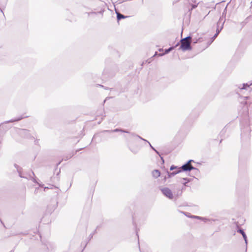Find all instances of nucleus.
Here are the masks:
<instances>
[{
    "label": "nucleus",
    "mask_w": 252,
    "mask_h": 252,
    "mask_svg": "<svg viewBox=\"0 0 252 252\" xmlns=\"http://www.w3.org/2000/svg\"><path fill=\"white\" fill-rule=\"evenodd\" d=\"M191 38L190 36H188L181 40V46L180 48L183 51L191 50Z\"/></svg>",
    "instance_id": "1"
},
{
    "label": "nucleus",
    "mask_w": 252,
    "mask_h": 252,
    "mask_svg": "<svg viewBox=\"0 0 252 252\" xmlns=\"http://www.w3.org/2000/svg\"><path fill=\"white\" fill-rule=\"evenodd\" d=\"M162 192L164 195L169 199H172L174 197L173 194L171 190L167 188H164L162 189Z\"/></svg>",
    "instance_id": "2"
},
{
    "label": "nucleus",
    "mask_w": 252,
    "mask_h": 252,
    "mask_svg": "<svg viewBox=\"0 0 252 252\" xmlns=\"http://www.w3.org/2000/svg\"><path fill=\"white\" fill-rule=\"evenodd\" d=\"M192 160H190L187 164L182 166V169L184 171L190 170L193 167L190 165V162Z\"/></svg>",
    "instance_id": "3"
},
{
    "label": "nucleus",
    "mask_w": 252,
    "mask_h": 252,
    "mask_svg": "<svg viewBox=\"0 0 252 252\" xmlns=\"http://www.w3.org/2000/svg\"><path fill=\"white\" fill-rule=\"evenodd\" d=\"M152 174L154 177L158 178L160 176V173L158 170H155L153 172Z\"/></svg>",
    "instance_id": "4"
},
{
    "label": "nucleus",
    "mask_w": 252,
    "mask_h": 252,
    "mask_svg": "<svg viewBox=\"0 0 252 252\" xmlns=\"http://www.w3.org/2000/svg\"><path fill=\"white\" fill-rule=\"evenodd\" d=\"M117 15L118 20H120L121 19H124V18H125L126 17V16H124L119 13H117Z\"/></svg>",
    "instance_id": "5"
},
{
    "label": "nucleus",
    "mask_w": 252,
    "mask_h": 252,
    "mask_svg": "<svg viewBox=\"0 0 252 252\" xmlns=\"http://www.w3.org/2000/svg\"><path fill=\"white\" fill-rule=\"evenodd\" d=\"M181 168H178V170L171 173L170 175H169V176H171L172 175H175L176 174H177L178 173L180 172L181 171V169H180Z\"/></svg>",
    "instance_id": "6"
},
{
    "label": "nucleus",
    "mask_w": 252,
    "mask_h": 252,
    "mask_svg": "<svg viewBox=\"0 0 252 252\" xmlns=\"http://www.w3.org/2000/svg\"><path fill=\"white\" fill-rule=\"evenodd\" d=\"M242 235L243 237L245 240V243L246 244H247V236H246V234L245 233V232H243V234H242Z\"/></svg>",
    "instance_id": "7"
},
{
    "label": "nucleus",
    "mask_w": 252,
    "mask_h": 252,
    "mask_svg": "<svg viewBox=\"0 0 252 252\" xmlns=\"http://www.w3.org/2000/svg\"><path fill=\"white\" fill-rule=\"evenodd\" d=\"M174 49V47H170V48H169L168 49H167L165 51V53L167 54L168 53H169V51H171L172 50H173Z\"/></svg>",
    "instance_id": "8"
},
{
    "label": "nucleus",
    "mask_w": 252,
    "mask_h": 252,
    "mask_svg": "<svg viewBox=\"0 0 252 252\" xmlns=\"http://www.w3.org/2000/svg\"><path fill=\"white\" fill-rule=\"evenodd\" d=\"M176 168H177V167H175L174 166H171L170 167V170H173L174 169H176Z\"/></svg>",
    "instance_id": "9"
},
{
    "label": "nucleus",
    "mask_w": 252,
    "mask_h": 252,
    "mask_svg": "<svg viewBox=\"0 0 252 252\" xmlns=\"http://www.w3.org/2000/svg\"><path fill=\"white\" fill-rule=\"evenodd\" d=\"M238 232H239V233H241V234H243V232H244L241 229H239L238 230Z\"/></svg>",
    "instance_id": "10"
},
{
    "label": "nucleus",
    "mask_w": 252,
    "mask_h": 252,
    "mask_svg": "<svg viewBox=\"0 0 252 252\" xmlns=\"http://www.w3.org/2000/svg\"><path fill=\"white\" fill-rule=\"evenodd\" d=\"M161 159H162V162H164V160H163V158H161Z\"/></svg>",
    "instance_id": "11"
}]
</instances>
